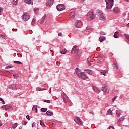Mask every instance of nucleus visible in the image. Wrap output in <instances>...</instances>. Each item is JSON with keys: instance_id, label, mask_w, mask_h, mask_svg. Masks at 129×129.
Instances as JSON below:
<instances>
[{"instance_id": "8fccbe9b", "label": "nucleus", "mask_w": 129, "mask_h": 129, "mask_svg": "<svg viewBox=\"0 0 129 129\" xmlns=\"http://www.w3.org/2000/svg\"><path fill=\"white\" fill-rule=\"evenodd\" d=\"M32 127H35L36 126V123L33 122L32 125Z\"/></svg>"}, {"instance_id": "7ed1b4c3", "label": "nucleus", "mask_w": 129, "mask_h": 129, "mask_svg": "<svg viewBox=\"0 0 129 129\" xmlns=\"http://www.w3.org/2000/svg\"><path fill=\"white\" fill-rule=\"evenodd\" d=\"M96 14L97 16H99L100 17V20H104L105 17H104V15L103 14V12L101 11V10L98 9L96 10Z\"/></svg>"}, {"instance_id": "6e6552de", "label": "nucleus", "mask_w": 129, "mask_h": 129, "mask_svg": "<svg viewBox=\"0 0 129 129\" xmlns=\"http://www.w3.org/2000/svg\"><path fill=\"white\" fill-rule=\"evenodd\" d=\"M82 22L80 20H77L75 23V26L77 28H81Z\"/></svg>"}, {"instance_id": "79ce46f5", "label": "nucleus", "mask_w": 129, "mask_h": 129, "mask_svg": "<svg viewBox=\"0 0 129 129\" xmlns=\"http://www.w3.org/2000/svg\"><path fill=\"white\" fill-rule=\"evenodd\" d=\"M124 36H126V38L128 40V41H129V35H127L126 34H124Z\"/></svg>"}, {"instance_id": "c9c22d12", "label": "nucleus", "mask_w": 129, "mask_h": 129, "mask_svg": "<svg viewBox=\"0 0 129 129\" xmlns=\"http://www.w3.org/2000/svg\"><path fill=\"white\" fill-rule=\"evenodd\" d=\"M40 125H41V126H45L44 122H43V121H42L41 120L40 121Z\"/></svg>"}, {"instance_id": "6ab92c4d", "label": "nucleus", "mask_w": 129, "mask_h": 129, "mask_svg": "<svg viewBox=\"0 0 129 129\" xmlns=\"http://www.w3.org/2000/svg\"><path fill=\"white\" fill-rule=\"evenodd\" d=\"M46 14H45L44 16L42 17L41 21H40V24H44V22H45V20H46Z\"/></svg>"}, {"instance_id": "c85d7f7f", "label": "nucleus", "mask_w": 129, "mask_h": 129, "mask_svg": "<svg viewBox=\"0 0 129 129\" xmlns=\"http://www.w3.org/2000/svg\"><path fill=\"white\" fill-rule=\"evenodd\" d=\"M14 63L15 64H18V65H21V64H22V62L19 61H14Z\"/></svg>"}, {"instance_id": "c03bdc74", "label": "nucleus", "mask_w": 129, "mask_h": 129, "mask_svg": "<svg viewBox=\"0 0 129 129\" xmlns=\"http://www.w3.org/2000/svg\"><path fill=\"white\" fill-rule=\"evenodd\" d=\"M3 14V8L0 7V15Z\"/></svg>"}, {"instance_id": "f704fd0d", "label": "nucleus", "mask_w": 129, "mask_h": 129, "mask_svg": "<svg viewBox=\"0 0 129 129\" xmlns=\"http://www.w3.org/2000/svg\"><path fill=\"white\" fill-rule=\"evenodd\" d=\"M117 123L118 125H121L122 124V122L120 121V120H118L117 121Z\"/></svg>"}, {"instance_id": "5fc2aeb1", "label": "nucleus", "mask_w": 129, "mask_h": 129, "mask_svg": "<svg viewBox=\"0 0 129 129\" xmlns=\"http://www.w3.org/2000/svg\"><path fill=\"white\" fill-rule=\"evenodd\" d=\"M122 16L123 17H125V16H126V13L124 12V13H123Z\"/></svg>"}, {"instance_id": "2f4dec72", "label": "nucleus", "mask_w": 129, "mask_h": 129, "mask_svg": "<svg viewBox=\"0 0 129 129\" xmlns=\"http://www.w3.org/2000/svg\"><path fill=\"white\" fill-rule=\"evenodd\" d=\"M36 90H37V91H43L44 90H46V89L43 88H37Z\"/></svg>"}, {"instance_id": "37998d69", "label": "nucleus", "mask_w": 129, "mask_h": 129, "mask_svg": "<svg viewBox=\"0 0 129 129\" xmlns=\"http://www.w3.org/2000/svg\"><path fill=\"white\" fill-rule=\"evenodd\" d=\"M14 5H18V0H13Z\"/></svg>"}, {"instance_id": "2eb2a0df", "label": "nucleus", "mask_w": 129, "mask_h": 129, "mask_svg": "<svg viewBox=\"0 0 129 129\" xmlns=\"http://www.w3.org/2000/svg\"><path fill=\"white\" fill-rule=\"evenodd\" d=\"M85 70L87 72L88 74H89L90 75H92V74H93V71L91 70L86 69Z\"/></svg>"}, {"instance_id": "4be33fe9", "label": "nucleus", "mask_w": 129, "mask_h": 129, "mask_svg": "<svg viewBox=\"0 0 129 129\" xmlns=\"http://www.w3.org/2000/svg\"><path fill=\"white\" fill-rule=\"evenodd\" d=\"M32 110H35L36 113H38V108H37V105H34L32 108Z\"/></svg>"}, {"instance_id": "9d476101", "label": "nucleus", "mask_w": 129, "mask_h": 129, "mask_svg": "<svg viewBox=\"0 0 129 129\" xmlns=\"http://www.w3.org/2000/svg\"><path fill=\"white\" fill-rule=\"evenodd\" d=\"M78 48H77V46H74L72 49V53L73 54H77L78 53Z\"/></svg>"}, {"instance_id": "9b49d317", "label": "nucleus", "mask_w": 129, "mask_h": 129, "mask_svg": "<svg viewBox=\"0 0 129 129\" xmlns=\"http://www.w3.org/2000/svg\"><path fill=\"white\" fill-rule=\"evenodd\" d=\"M102 91H104V92L108 93L110 89H109V88H108V87H107V86H104L102 87Z\"/></svg>"}, {"instance_id": "49530a36", "label": "nucleus", "mask_w": 129, "mask_h": 129, "mask_svg": "<svg viewBox=\"0 0 129 129\" xmlns=\"http://www.w3.org/2000/svg\"><path fill=\"white\" fill-rule=\"evenodd\" d=\"M6 68H7V69H9V68H13V66H7L6 67Z\"/></svg>"}, {"instance_id": "58836bf2", "label": "nucleus", "mask_w": 129, "mask_h": 129, "mask_svg": "<svg viewBox=\"0 0 129 129\" xmlns=\"http://www.w3.org/2000/svg\"><path fill=\"white\" fill-rule=\"evenodd\" d=\"M11 89H16V85H12L11 87Z\"/></svg>"}, {"instance_id": "c756f323", "label": "nucleus", "mask_w": 129, "mask_h": 129, "mask_svg": "<svg viewBox=\"0 0 129 129\" xmlns=\"http://www.w3.org/2000/svg\"><path fill=\"white\" fill-rule=\"evenodd\" d=\"M34 12H35V13H36V14H38L39 13V8H35L34 9Z\"/></svg>"}, {"instance_id": "cd10ccee", "label": "nucleus", "mask_w": 129, "mask_h": 129, "mask_svg": "<svg viewBox=\"0 0 129 129\" xmlns=\"http://www.w3.org/2000/svg\"><path fill=\"white\" fill-rule=\"evenodd\" d=\"M41 110L42 111V112H46V111L48 110V109L47 108H42L41 109Z\"/></svg>"}, {"instance_id": "4468645a", "label": "nucleus", "mask_w": 129, "mask_h": 129, "mask_svg": "<svg viewBox=\"0 0 129 129\" xmlns=\"http://www.w3.org/2000/svg\"><path fill=\"white\" fill-rule=\"evenodd\" d=\"M113 12L116 13H119L120 12V10L119 8H118V7H115L113 9Z\"/></svg>"}, {"instance_id": "b1692460", "label": "nucleus", "mask_w": 129, "mask_h": 129, "mask_svg": "<svg viewBox=\"0 0 129 129\" xmlns=\"http://www.w3.org/2000/svg\"><path fill=\"white\" fill-rule=\"evenodd\" d=\"M105 37L104 36H100L99 37L100 42H103V41H105Z\"/></svg>"}, {"instance_id": "a18cd8bd", "label": "nucleus", "mask_w": 129, "mask_h": 129, "mask_svg": "<svg viewBox=\"0 0 129 129\" xmlns=\"http://www.w3.org/2000/svg\"><path fill=\"white\" fill-rule=\"evenodd\" d=\"M100 35H101L102 36H104V35H105V33H104V32L103 31H101L100 32Z\"/></svg>"}, {"instance_id": "bb28decb", "label": "nucleus", "mask_w": 129, "mask_h": 129, "mask_svg": "<svg viewBox=\"0 0 129 129\" xmlns=\"http://www.w3.org/2000/svg\"><path fill=\"white\" fill-rule=\"evenodd\" d=\"M67 52V50L64 49V50H62L60 53L61 54H62V55H64V54H66V53Z\"/></svg>"}, {"instance_id": "f257e3e1", "label": "nucleus", "mask_w": 129, "mask_h": 129, "mask_svg": "<svg viewBox=\"0 0 129 129\" xmlns=\"http://www.w3.org/2000/svg\"><path fill=\"white\" fill-rule=\"evenodd\" d=\"M105 2L106 4V10H107V11H109V10L112 9L114 3V0H105Z\"/></svg>"}, {"instance_id": "4d7b16f0", "label": "nucleus", "mask_w": 129, "mask_h": 129, "mask_svg": "<svg viewBox=\"0 0 129 129\" xmlns=\"http://www.w3.org/2000/svg\"><path fill=\"white\" fill-rule=\"evenodd\" d=\"M108 129H114V128L112 126H110Z\"/></svg>"}, {"instance_id": "5701e85b", "label": "nucleus", "mask_w": 129, "mask_h": 129, "mask_svg": "<svg viewBox=\"0 0 129 129\" xmlns=\"http://www.w3.org/2000/svg\"><path fill=\"white\" fill-rule=\"evenodd\" d=\"M70 15L71 16V18H72V19L75 18V12H72L70 13Z\"/></svg>"}, {"instance_id": "3c124183", "label": "nucleus", "mask_w": 129, "mask_h": 129, "mask_svg": "<svg viewBox=\"0 0 129 129\" xmlns=\"http://www.w3.org/2000/svg\"><path fill=\"white\" fill-rule=\"evenodd\" d=\"M87 64L89 66H91V63H90V61H87Z\"/></svg>"}, {"instance_id": "e433bc0d", "label": "nucleus", "mask_w": 129, "mask_h": 129, "mask_svg": "<svg viewBox=\"0 0 129 129\" xmlns=\"http://www.w3.org/2000/svg\"><path fill=\"white\" fill-rule=\"evenodd\" d=\"M65 97H67V98H68V97H67V95H66V94L62 95V98H63L65 102H66V99H65Z\"/></svg>"}, {"instance_id": "1a4fd4ad", "label": "nucleus", "mask_w": 129, "mask_h": 129, "mask_svg": "<svg viewBox=\"0 0 129 129\" xmlns=\"http://www.w3.org/2000/svg\"><path fill=\"white\" fill-rule=\"evenodd\" d=\"M12 108V106L9 105H4L1 107V109H4L5 110H8V109H11Z\"/></svg>"}, {"instance_id": "603ef678", "label": "nucleus", "mask_w": 129, "mask_h": 129, "mask_svg": "<svg viewBox=\"0 0 129 129\" xmlns=\"http://www.w3.org/2000/svg\"><path fill=\"white\" fill-rule=\"evenodd\" d=\"M30 116H29V115H27L26 116V118H27V119H28V120H30Z\"/></svg>"}, {"instance_id": "0eeeda50", "label": "nucleus", "mask_w": 129, "mask_h": 129, "mask_svg": "<svg viewBox=\"0 0 129 129\" xmlns=\"http://www.w3.org/2000/svg\"><path fill=\"white\" fill-rule=\"evenodd\" d=\"M74 121L76 123L78 124L79 125H81V124H82V121L80 119V118L78 117H75Z\"/></svg>"}, {"instance_id": "a211bd4d", "label": "nucleus", "mask_w": 129, "mask_h": 129, "mask_svg": "<svg viewBox=\"0 0 129 129\" xmlns=\"http://www.w3.org/2000/svg\"><path fill=\"white\" fill-rule=\"evenodd\" d=\"M24 2L26 3V4L33 5V1H32V0H24Z\"/></svg>"}, {"instance_id": "412c9836", "label": "nucleus", "mask_w": 129, "mask_h": 129, "mask_svg": "<svg viewBox=\"0 0 129 129\" xmlns=\"http://www.w3.org/2000/svg\"><path fill=\"white\" fill-rule=\"evenodd\" d=\"M93 89L95 92H97V93L100 92V90L98 89V88L93 87Z\"/></svg>"}, {"instance_id": "423d86ee", "label": "nucleus", "mask_w": 129, "mask_h": 129, "mask_svg": "<svg viewBox=\"0 0 129 129\" xmlns=\"http://www.w3.org/2000/svg\"><path fill=\"white\" fill-rule=\"evenodd\" d=\"M79 78H81V79H83V80H87V79H88V76H87L86 74L83 72Z\"/></svg>"}, {"instance_id": "a19ab883", "label": "nucleus", "mask_w": 129, "mask_h": 129, "mask_svg": "<svg viewBox=\"0 0 129 129\" xmlns=\"http://www.w3.org/2000/svg\"><path fill=\"white\" fill-rule=\"evenodd\" d=\"M119 120H120V121H122V122L123 121V120H124V117H122L120 118L119 119Z\"/></svg>"}, {"instance_id": "6e6d98bb", "label": "nucleus", "mask_w": 129, "mask_h": 129, "mask_svg": "<svg viewBox=\"0 0 129 129\" xmlns=\"http://www.w3.org/2000/svg\"><path fill=\"white\" fill-rule=\"evenodd\" d=\"M58 36H59V37H62V33L59 32V33H58Z\"/></svg>"}, {"instance_id": "f03ea898", "label": "nucleus", "mask_w": 129, "mask_h": 129, "mask_svg": "<svg viewBox=\"0 0 129 129\" xmlns=\"http://www.w3.org/2000/svg\"><path fill=\"white\" fill-rule=\"evenodd\" d=\"M95 18V15L93 11H89L87 13V19L88 20V21H91V20H93Z\"/></svg>"}, {"instance_id": "0e129e2a", "label": "nucleus", "mask_w": 129, "mask_h": 129, "mask_svg": "<svg viewBox=\"0 0 129 129\" xmlns=\"http://www.w3.org/2000/svg\"><path fill=\"white\" fill-rule=\"evenodd\" d=\"M125 1H126V2H129V0H125Z\"/></svg>"}, {"instance_id": "69168bd1", "label": "nucleus", "mask_w": 129, "mask_h": 129, "mask_svg": "<svg viewBox=\"0 0 129 129\" xmlns=\"http://www.w3.org/2000/svg\"><path fill=\"white\" fill-rule=\"evenodd\" d=\"M52 124H55V123H52Z\"/></svg>"}, {"instance_id": "39448f33", "label": "nucleus", "mask_w": 129, "mask_h": 129, "mask_svg": "<svg viewBox=\"0 0 129 129\" xmlns=\"http://www.w3.org/2000/svg\"><path fill=\"white\" fill-rule=\"evenodd\" d=\"M22 19L24 22H26L28 20H30V15L28 13H25L22 16Z\"/></svg>"}, {"instance_id": "de8ad7c7", "label": "nucleus", "mask_w": 129, "mask_h": 129, "mask_svg": "<svg viewBox=\"0 0 129 129\" xmlns=\"http://www.w3.org/2000/svg\"><path fill=\"white\" fill-rule=\"evenodd\" d=\"M86 30H91V27L90 26H88L86 27Z\"/></svg>"}, {"instance_id": "f8f14e48", "label": "nucleus", "mask_w": 129, "mask_h": 129, "mask_svg": "<svg viewBox=\"0 0 129 129\" xmlns=\"http://www.w3.org/2000/svg\"><path fill=\"white\" fill-rule=\"evenodd\" d=\"M83 72H81V70L79 69L78 68H76V74H77V76L79 78L81 74H82Z\"/></svg>"}, {"instance_id": "ea45409f", "label": "nucleus", "mask_w": 129, "mask_h": 129, "mask_svg": "<svg viewBox=\"0 0 129 129\" xmlns=\"http://www.w3.org/2000/svg\"><path fill=\"white\" fill-rule=\"evenodd\" d=\"M120 113H121V112L119 111H118L116 113V115H117V116H118V117H119L120 116Z\"/></svg>"}, {"instance_id": "bf43d9fd", "label": "nucleus", "mask_w": 129, "mask_h": 129, "mask_svg": "<svg viewBox=\"0 0 129 129\" xmlns=\"http://www.w3.org/2000/svg\"><path fill=\"white\" fill-rule=\"evenodd\" d=\"M85 0H81V3H83V2H85Z\"/></svg>"}, {"instance_id": "13d9d810", "label": "nucleus", "mask_w": 129, "mask_h": 129, "mask_svg": "<svg viewBox=\"0 0 129 129\" xmlns=\"http://www.w3.org/2000/svg\"><path fill=\"white\" fill-rule=\"evenodd\" d=\"M90 113H91V114H93V115H94V112H90Z\"/></svg>"}, {"instance_id": "473e14b6", "label": "nucleus", "mask_w": 129, "mask_h": 129, "mask_svg": "<svg viewBox=\"0 0 129 129\" xmlns=\"http://www.w3.org/2000/svg\"><path fill=\"white\" fill-rule=\"evenodd\" d=\"M17 126H18V123H16L13 125L12 127L13 128L15 129L16 128Z\"/></svg>"}, {"instance_id": "052dcab7", "label": "nucleus", "mask_w": 129, "mask_h": 129, "mask_svg": "<svg viewBox=\"0 0 129 129\" xmlns=\"http://www.w3.org/2000/svg\"><path fill=\"white\" fill-rule=\"evenodd\" d=\"M2 125H3V124H2L1 123H0V126H2Z\"/></svg>"}, {"instance_id": "09e8293b", "label": "nucleus", "mask_w": 129, "mask_h": 129, "mask_svg": "<svg viewBox=\"0 0 129 129\" xmlns=\"http://www.w3.org/2000/svg\"><path fill=\"white\" fill-rule=\"evenodd\" d=\"M44 102H47V103H50V102H51V101H50L49 100H45Z\"/></svg>"}, {"instance_id": "393cba45", "label": "nucleus", "mask_w": 129, "mask_h": 129, "mask_svg": "<svg viewBox=\"0 0 129 129\" xmlns=\"http://www.w3.org/2000/svg\"><path fill=\"white\" fill-rule=\"evenodd\" d=\"M108 73V71H104L103 72H101V74H103V75H104L105 76H106V73Z\"/></svg>"}, {"instance_id": "864d4df0", "label": "nucleus", "mask_w": 129, "mask_h": 129, "mask_svg": "<svg viewBox=\"0 0 129 129\" xmlns=\"http://www.w3.org/2000/svg\"><path fill=\"white\" fill-rule=\"evenodd\" d=\"M117 98V96H115L113 98V101L114 102V101L115 100V99H116Z\"/></svg>"}, {"instance_id": "680f3d73", "label": "nucleus", "mask_w": 129, "mask_h": 129, "mask_svg": "<svg viewBox=\"0 0 129 129\" xmlns=\"http://www.w3.org/2000/svg\"><path fill=\"white\" fill-rule=\"evenodd\" d=\"M19 129H22V126L19 127Z\"/></svg>"}, {"instance_id": "20e7f679", "label": "nucleus", "mask_w": 129, "mask_h": 129, "mask_svg": "<svg viewBox=\"0 0 129 129\" xmlns=\"http://www.w3.org/2000/svg\"><path fill=\"white\" fill-rule=\"evenodd\" d=\"M56 9L58 11H64L65 10V6L63 4H59L56 6Z\"/></svg>"}, {"instance_id": "e2e57ef3", "label": "nucleus", "mask_w": 129, "mask_h": 129, "mask_svg": "<svg viewBox=\"0 0 129 129\" xmlns=\"http://www.w3.org/2000/svg\"><path fill=\"white\" fill-rule=\"evenodd\" d=\"M116 67H117V69H118V68H117V66H116Z\"/></svg>"}, {"instance_id": "f3484780", "label": "nucleus", "mask_w": 129, "mask_h": 129, "mask_svg": "<svg viewBox=\"0 0 129 129\" xmlns=\"http://www.w3.org/2000/svg\"><path fill=\"white\" fill-rule=\"evenodd\" d=\"M118 37H119V32L116 31L114 34V38H115V39H117Z\"/></svg>"}, {"instance_id": "ddd939ff", "label": "nucleus", "mask_w": 129, "mask_h": 129, "mask_svg": "<svg viewBox=\"0 0 129 129\" xmlns=\"http://www.w3.org/2000/svg\"><path fill=\"white\" fill-rule=\"evenodd\" d=\"M54 4V0H48L46 3L47 7H51Z\"/></svg>"}, {"instance_id": "a878e982", "label": "nucleus", "mask_w": 129, "mask_h": 129, "mask_svg": "<svg viewBox=\"0 0 129 129\" xmlns=\"http://www.w3.org/2000/svg\"><path fill=\"white\" fill-rule=\"evenodd\" d=\"M108 114H109L110 115H112L113 113H112V110H111V109H109L108 111Z\"/></svg>"}, {"instance_id": "4c0bfd02", "label": "nucleus", "mask_w": 129, "mask_h": 129, "mask_svg": "<svg viewBox=\"0 0 129 129\" xmlns=\"http://www.w3.org/2000/svg\"><path fill=\"white\" fill-rule=\"evenodd\" d=\"M0 101H2V104H5V100L3 98H0Z\"/></svg>"}, {"instance_id": "dca6fc26", "label": "nucleus", "mask_w": 129, "mask_h": 129, "mask_svg": "<svg viewBox=\"0 0 129 129\" xmlns=\"http://www.w3.org/2000/svg\"><path fill=\"white\" fill-rule=\"evenodd\" d=\"M46 114H47V115L52 116V115H54V113H53V112H52L50 110H48L46 112Z\"/></svg>"}, {"instance_id": "72a5a7b5", "label": "nucleus", "mask_w": 129, "mask_h": 129, "mask_svg": "<svg viewBox=\"0 0 129 129\" xmlns=\"http://www.w3.org/2000/svg\"><path fill=\"white\" fill-rule=\"evenodd\" d=\"M35 23H36V19L33 18L32 21V25L34 26V25H35Z\"/></svg>"}, {"instance_id": "aec40b11", "label": "nucleus", "mask_w": 129, "mask_h": 129, "mask_svg": "<svg viewBox=\"0 0 129 129\" xmlns=\"http://www.w3.org/2000/svg\"><path fill=\"white\" fill-rule=\"evenodd\" d=\"M93 89L95 92H97V93L100 92V90L98 89V88L93 87Z\"/></svg>"}, {"instance_id": "7c9ffc66", "label": "nucleus", "mask_w": 129, "mask_h": 129, "mask_svg": "<svg viewBox=\"0 0 129 129\" xmlns=\"http://www.w3.org/2000/svg\"><path fill=\"white\" fill-rule=\"evenodd\" d=\"M13 76L15 79H17V78H19V75L18 74H15L13 75Z\"/></svg>"}]
</instances>
